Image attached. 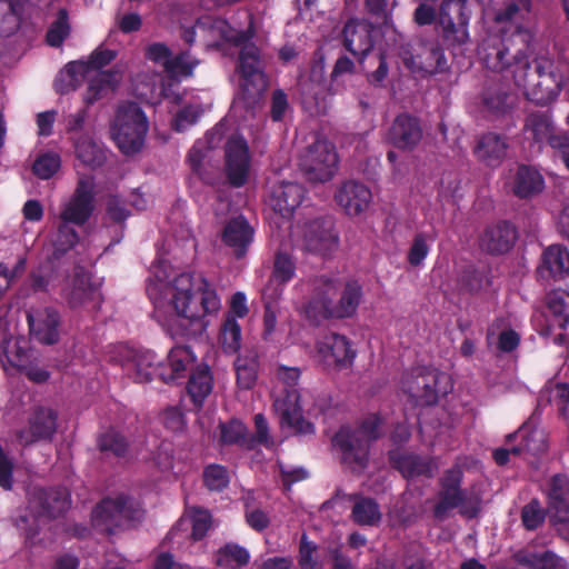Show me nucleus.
<instances>
[{
    "label": "nucleus",
    "mask_w": 569,
    "mask_h": 569,
    "mask_svg": "<svg viewBox=\"0 0 569 569\" xmlns=\"http://www.w3.org/2000/svg\"><path fill=\"white\" fill-rule=\"evenodd\" d=\"M227 174L232 186L240 187L246 183L250 169V154L247 141L234 133L226 143Z\"/></svg>",
    "instance_id": "nucleus-18"
},
{
    "label": "nucleus",
    "mask_w": 569,
    "mask_h": 569,
    "mask_svg": "<svg viewBox=\"0 0 569 569\" xmlns=\"http://www.w3.org/2000/svg\"><path fill=\"white\" fill-rule=\"evenodd\" d=\"M69 223L61 221L58 228L56 246L61 251L71 249L78 242V234Z\"/></svg>",
    "instance_id": "nucleus-64"
},
{
    "label": "nucleus",
    "mask_w": 569,
    "mask_h": 569,
    "mask_svg": "<svg viewBox=\"0 0 569 569\" xmlns=\"http://www.w3.org/2000/svg\"><path fill=\"white\" fill-rule=\"evenodd\" d=\"M60 168V158L56 153L40 156L33 164L34 173L41 179H49Z\"/></svg>",
    "instance_id": "nucleus-54"
},
{
    "label": "nucleus",
    "mask_w": 569,
    "mask_h": 569,
    "mask_svg": "<svg viewBox=\"0 0 569 569\" xmlns=\"http://www.w3.org/2000/svg\"><path fill=\"white\" fill-rule=\"evenodd\" d=\"M139 510L124 497L104 499L92 512L93 525L107 532L138 518Z\"/></svg>",
    "instance_id": "nucleus-14"
},
{
    "label": "nucleus",
    "mask_w": 569,
    "mask_h": 569,
    "mask_svg": "<svg viewBox=\"0 0 569 569\" xmlns=\"http://www.w3.org/2000/svg\"><path fill=\"white\" fill-rule=\"evenodd\" d=\"M30 333L44 345H52L59 338V317L54 309L49 307L28 311Z\"/></svg>",
    "instance_id": "nucleus-23"
},
{
    "label": "nucleus",
    "mask_w": 569,
    "mask_h": 569,
    "mask_svg": "<svg viewBox=\"0 0 569 569\" xmlns=\"http://www.w3.org/2000/svg\"><path fill=\"white\" fill-rule=\"evenodd\" d=\"M481 101L483 108L493 114H503L512 107V99L503 86L491 83L485 87Z\"/></svg>",
    "instance_id": "nucleus-36"
},
{
    "label": "nucleus",
    "mask_w": 569,
    "mask_h": 569,
    "mask_svg": "<svg viewBox=\"0 0 569 569\" xmlns=\"http://www.w3.org/2000/svg\"><path fill=\"white\" fill-rule=\"evenodd\" d=\"M202 110L198 106L188 104L177 111L173 119V128L177 131H183L194 124L200 118Z\"/></svg>",
    "instance_id": "nucleus-56"
},
{
    "label": "nucleus",
    "mask_w": 569,
    "mask_h": 569,
    "mask_svg": "<svg viewBox=\"0 0 569 569\" xmlns=\"http://www.w3.org/2000/svg\"><path fill=\"white\" fill-rule=\"evenodd\" d=\"M76 153L80 161L87 166L97 167L104 161L103 150L88 137H83L76 143Z\"/></svg>",
    "instance_id": "nucleus-46"
},
{
    "label": "nucleus",
    "mask_w": 569,
    "mask_h": 569,
    "mask_svg": "<svg viewBox=\"0 0 569 569\" xmlns=\"http://www.w3.org/2000/svg\"><path fill=\"white\" fill-rule=\"evenodd\" d=\"M390 460L402 476L408 479L420 476L431 477L437 468L432 461L410 453L391 452Z\"/></svg>",
    "instance_id": "nucleus-32"
},
{
    "label": "nucleus",
    "mask_w": 569,
    "mask_h": 569,
    "mask_svg": "<svg viewBox=\"0 0 569 569\" xmlns=\"http://www.w3.org/2000/svg\"><path fill=\"white\" fill-rule=\"evenodd\" d=\"M471 11L467 0H445L439 10V24L443 36L457 43H465L468 38V23Z\"/></svg>",
    "instance_id": "nucleus-13"
},
{
    "label": "nucleus",
    "mask_w": 569,
    "mask_h": 569,
    "mask_svg": "<svg viewBox=\"0 0 569 569\" xmlns=\"http://www.w3.org/2000/svg\"><path fill=\"white\" fill-rule=\"evenodd\" d=\"M147 293L154 317L172 336L201 333L208 326L206 318L221 306L204 277L179 272L164 261L152 266Z\"/></svg>",
    "instance_id": "nucleus-1"
},
{
    "label": "nucleus",
    "mask_w": 569,
    "mask_h": 569,
    "mask_svg": "<svg viewBox=\"0 0 569 569\" xmlns=\"http://www.w3.org/2000/svg\"><path fill=\"white\" fill-rule=\"evenodd\" d=\"M69 505V492L64 488H34L29 493L26 511L16 519V526L24 532L27 539H32L42 526L61 516Z\"/></svg>",
    "instance_id": "nucleus-4"
},
{
    "label": "nucleus",
    "mask_w": 569,
    "mask_h": 569,
    "mask_svg": "<svg viewBox=\"0 0 569 569\" xmlns=\"http://www.w3.org/2000/svg\"><path fill=\"white\" fill-rule=\"evenodd\" d=\"M203 481L209 490L221 491L229 485L230 476L222 466L211 465L203 471Z\"/></svg>",
    "instance_id": "nucleus-51"
},
{
    "label": "nucleus",
    "mask_w": 569,
    "mask_h": 569,
    "mask_svg": "<svg viewBox=\"0 0 569 569\" xmlns=\"http://www.w3.org/2000/svg\"><path fill=\"white\" fill-rule=\"evenodd\" d=\"M144 56L148 60L161 64L171 76H190L191 64L179 67V61H172L171 50L162 42H153L146 47Z\"/></svg>",
    "instance_id": "nucleus-35"
},
{
    "label": "nucleus",
    "mask_w": 569,
    "mask_h": 569,
    "mask_svg": "<svg viewBox=\"0 0 569 569\" xmlns=\"http://www.w3.org/2000/svg\"><path fill=\"white\" fill-rule=\"evenodd\" d=\"M549 310L563 321H569V292L567 291H552L547 299Z\"/></svg>",
    "instance_id": "nucleus-55"
},
{
    "label": "nucleus",
    "mask_w": 569,
    "mask_h": 569,
    "mask_svg": "<svg viewBox=\"0 0 569 569\" xmlns=\"http://www.w3.org/2000/svg\"><path fill=\"white\" fill-rule=\"evenodd\" d=\"M311 398L310 393L306 392L301 395L295 389L287 391L284 397L278 398L274 401V408L280 416L281 426L288 427L295 433L299 435L313 433V425L302 416L303 410L309 416H317L319 413V410L315 406H308L307 402Z\"/></svg>",
    "instance_id": "nucleus-8"
},
{
    "label": "nucleus",
    "mask_w": 569,
    "mask_h": 569,
    "mask_svg": "<svg viewBox=\"0 0 569 569\" xmlns=\"http://www.w3.org/2000/svg\"><path fill=\"white\" fill-rule=\"evenodd\" d=\"M530 10V0H509L505 7L500 8L495 14V21L497 23H511L509 27V36L505 37L499 43L483 42L481 47L482 58L485 54L492 50V48H497L502 46L505 40L511 37L518 29H527V27L513 26V21L522 17L525 13H528ZM528 30L532 33V31L528 28Z\"/></svg>",
    "instance_id": "nucleus-27"
},
{
    "label": "nucleus",
    "mask_w": 569,
    "mask_h": 569,
    "mask_svg": "<svg viewBox=\"0 0 569 569\" xmlns=\"http://www.w3.org/2000/svg\"><path fill=\"white\" fill-rule=\"evenodd\" d=\"M516 240V231L509 223L488 228L481 238V247L490 253H505Z\"/></svg>",
    "instance_id": "nucleus-31"
},
{
    "label": "nucleus",
    "mask_w": 569,
    "mask_h": 569,
    "mask_svg": "<svg viewBox=\"0 0 569 569\" xmlns=\"http://www.w3.org/2000/svg\"><path fill=\"white\" fill-rule=\"evenodd\" d=\"M401 383L403 391L422 406L436 403L452 388L448 375L425 368L406 373Z\"/></svg>",
    "instance_id": "nucleus-7"
},
{
    "label": "nucleus",
    "mask_w": 569,
    "mask_h": 569,
    "mask_svg": "<svg viewBox=\"0 0 569 569\" xmlns=\"http://www.w3.org/2000/svg\"><path fill=\"white\" fill-rule=\"evenodd\" d=\"M253 230L248 222L238 217L230 220L223 230V241L227 246L233 249L237 257H242L247 247L251 243Z\"/></svg>",
    "instance_id": "nucleus-30"
},
{
    "label": "nucleus",
    "mask_w": 569,
    "mask_h": 569,
    "mask_svg": "<svg viewBox=\"0 0 569 569\" xmlns=\"http://www.w3.org/2000/svg\"><path fill=\"white\" fill-rule=\"evenodd\" d=\"M147 131V117L137 103L126 102L118 107L111 124V136L123 153L140 150Z\"/></svg>",
    "instance_id": "nucleus-6"
},
{
    "label": "nucleus",
    "mask_w": 569,
    "mask_h": 569,
    "mask_svg": "<svg viewBox=\"0 0 569 569\" xmlns=\"http://www.w3.org/2000/svg\"><path fill=\"white\" fill-rule=\"evenodd\" d=\"M93 209V181L89 177L80 178L74 194L63 206L60 220L81 226L88 221Z\"/></svg>",
    "instance_id": "nucleus-17"
},
{
    "label": "nucleus",
    "mask_w": 569,
    "mask_h": 569,
    "mask_svg": "<svg viewBox=\"0 0 569 569\" xmlns=\"http://www.w3.org/2000/svg\"><path fill=\"white\" fill-rule=\"evenodd\" d=\"M101 451L110 452L114 456H121L127 450L124 438L114 431L106 432L99 440Z\"/></svg>",
    "instance_id": "nucleus-59"
},
{
    "label": "nucleus",
    "mask_w": 569,
    "mask_h": 569,
    "mask_svg": "<svg viewBox=\"0 0 569 569\" xmlns=\"http://www.w3.org/2000/svg\"><path fill=\"white\" fill-rule=\"evenodd\" d=\"M116 56L117 53L113 50L101 48L94 50L89 57L88 61H83L84 64L88 66L89 80L91 77H94L97 72H100L99 70L102 67L109 64L116 58Z\"/></svg>",
    "instance_id": "nucleus-57"
},
{
    "label": "nucleus",
    "mask_w": 569,
    "mask_h": 569,
    "mask_svg": "<svg viewBox=\"0 0 569 569\" xmlns=\"http://www.w3.org/2000/svg\"><path fill=\"white\" fill-rule=\"evenodd\" d=\"M302 243L306 250L321 256L338 249L339 237L331 219H318L303 227Z\"/></svg>",
    "instance_id": "nucleus-15"
},
{
    "label": "nucleus",
    "mask_w": 569,
    "mask_h": 569,
    "mask_svg": "<svg viewBox=\"0 0 569 569\" xmlns=\"http://www.w3.org/2000/svg\"><path fill=\"white\" fill-rule=\"evenodd\" d=\"M121 77L122 69L120 66H116L108 71L97 72L89 81L87 101L91 103L97 100L103 91L114 88L120 82Z\"/></svg>",
    "instance_id": "nucleus-40"
},
{
    "label": "nucleus",
    "mask_w": 569,
    "mask_h": 569,
    "mask_svg": "<svg viewBox=\"0 0 569 569\" xmlns=\"http://www.w3.org/2000/svg\"><path fill=\"white\" fill-rule=\"evenodd\" d=\"M212 390V377L209 368L204 365L198 366L192 371L189 383L188 392L196 405H201L203 400Z\"/></svg>",
    "instance_id": "nucleus-41"
},
{
    "label": "nucleus",
    "mask_w": 569,
    "mask_h": 569,
    "mask_svg": "<svg viewBox=\"0 0 569 569\" xmlns=\"http://www.w3.org/2000/svg\"><path fill=\"white\" fill-rule=\"evenodd\" d=\"M526 130L532 134L533 139L541 141L550 137L551 123L545 116L532 114L527 120Z\"/></svg>",
    "instance_id": "nucleus-58"
},
{
    "label": "nucleus",
    "mask_w": 569,
    "mask_h": 569,
    "mask_svg": "<svg viewBox=\"0 0 569 569\" xmlns=\"http://www.w3.org/2000/svg\"><path fill=\"white\" fill-rule=\"evenodd\" d=\"M543 266L553 276L569 274V251L559 244L548 247L543 252Z\"/></svg>",
    "instance_id": "nucleus-44"
},
{
    "label": "nucleus",
    "mask_w": 569,
    "mask_h": 569,
    "mask_svg": "<svg viewBox=\"0 0 569 569\" xmlns=\"http://www.w3.org/2000/svg\"><path fill=\"white\" fill-rule=\"evenodd\" d=\"M300 167L312 181L330 180L338 167V154L333 144L323 139L315 141L301 156Z\"/></svg>",
    "instance_id": "nucleus-9"
},
{
    "label": "nucleus",
    "mask_w": 569,
    "mask_h": 569,
    "mask_svg": "<svg viewBox=\"0 0 569 569\" xmlns=\"http://www.w3.org/2000/svg\"><path fill=\"white\" fill-rule=\"evenodd\" d=\"M360 297L361 290L356 282L341 288L337 279L322 276L315 281V295L305 313L313 322L350 317L356 312Z\"/></svg>",
    "instance_id": "nucleus-3"
},
{
    "label": "nucleus",
    "mask_w": 569,
    "mask_h": 569,
    "mask_svg": "<svg viewBox=\"0 0 569 569\" xmlns=\"http://www.w3.org/2000/svg\"><path fill=\"white\" fill-rule=\"evenodd\" d=\"M68 34L69 24L67 20V13L64 11H60L57 21L52 23L48 31V43L53 47L60 46Z\"/></svg>",
    "instance_id": "nucleus-61"
},
{
    "label": "nucleus",
    "mask_w": 569,
    "mask_h": 569,
    "mask_svg": "<svg viewBox=\"0 0 569 569\" xmlns=\"http://www.w3.org/2000/svg\"><path fill=\"white\" fill-rule=\"evenodd\" d=\"M521 519L523 526L528 530L538 528L545 520V512L540 507V503L536 500L529 502L522 508Z\"/></svg>",
    "instance_id": "nucleus-60"
},
{
    "label": "nucleus",
    "mask_w": 569,
    "mask_h": 569,
    "mask_svg": "<svg viewBox=\"0 0 569 569\" xmlns=\"http://www.w3.org/2000/svg\"><path fill=\"white\" fill-rule=\"evenodd\" d=\"M461 283L468 291L478 292L489 284V279L485 272L468 269L461 277Z\"/></svg>",
    "instance_id": "nucleus-62"
},
{
    "label": "nucleus",
    "mask_w": 569,
    "mask_h": 569,
    "mask_svg": "<svg viewBox=\"0 0 569 569\" xmlns=\"http://www.w3.org/2000/svg\"><path fill=\"white\" fill-rule=\"evenodd\" d=\"M335 199L348 216H359L369 208L372 194L363 183L348 180L338 188Z\"/></svg>",
    "instance_id": "nucleus-22"
},
{
    "label": "nucleus",
    "mask_w": 569,
    "mask_h": 569,
    "mask_svg": "<svg viewBox=\"0 0 569 569\" xmlns=\"http://www.w3.org/2000/svg\"><path fill=\"white\" fill-rule=\"evenodd\" d=\"M533 33L518 29L502 46L492 48L483 57L486 67L497 72L509 71L515 84L527 99L547 104L553 101L566 82L569 63L558 58L540 57L531 68L528 62Z\"/></svg>",
    "instance_id": "nucleus-2"
},
{
    "label": "nucleus",
    "mask_w": 569,
    "mask_h": 569,
    "mask_svg": "<svg viewBox=\"0 0 569 569\" xmlns=\"http://www.w3.org/2000/svg\"><path fill=\"white\" fill-rule=\"evenodd\" d=\"M246 431L244 425L238 420L221 423L219 441L224 445L241 443L244 440Z\"/></svg>",
    "instance_id": "nucleus-53"
},
{
    "label": "nucleus",
    "mask_w": 569,
    "mask_h": 569,
    "mask_svg": "<svg viewBox=\"0 0 569 569\" xmlns=\"http://www.w3.org/2000/svg\"><path fill=\"white\" fill-rule=\"evenodd\" d=\"M56 429V412L49 407L38 406L29 417L28 427L19 430L17 438L21 445L29 446L40 440L50 439Z\"/></svg>",
    "instance_id": "nucleus-19"
},
{
    "label": "nucleus",
    "mask_w": 569,
    "mask_h": 569,
    "mask_svg": "<svg viewBox=\"0 0 569 569\" xmlns=\"http://www.w3.org/2000/svg\"><path fill=\"white\" fill-rule=\"evenodd\" d=\"M403 63L415 73L433 74L446 68V58L437 43H421L415 53H406Z\"/></svg>",
    "instance_id": "nucleus-21"
},
{
    "label": "nucleus",
    "mask_w": 569,
    "mask_h": 569,
    "mask_svg": "<svg viewBox=\"0 0 569 569\" xmlns=\"http://www.w3.org/2000/svg\"><path fill=\"white\" fill-rule=\"evenodd\" d=\"M295 264L289 256L278 254L274 261L273 278L281 283L287 282L293 277Z\"/></svg>",
    "instance_id": "nucleus-63"
},
{
    "label": "nucleus",
    "mask_w": 569,
    "mask_h": 569,
    "mask_svg": "<svg viewBox=\"0 0 569 569\" xmlns=\"http://www.w3.org/2000/svg\"><path fill=\"white\" fill-rule=\"evenodd\" d=\"M194 362V356L189 347H176L168 355L167 363H161L159 377L164 382L179 378Z\"/></svg>",
    "instance_id": "nucleus-29"
},
{
    "label": "nucleus",
    "mask_w": 569,
    "mask_h": 569,
    "mask_svg": "<svg viewBox=\"0 0 569 569\" xmlns=\"http://www.w3.org/2000/svg\"><path fill=\"white\" fill-rule=\"evenodd\" d=\"M372 26L365 20H349L342 31L345 47L352 54L363 57L372 48Z\"/></svg>",
    "instance_id": "nucleus-24"
},
{
    "label": "nucleus",
    "mask_w": 569,
    "mask_h": 569,
    "mask_svg": "<svg viewBox=\"0 0 569 569\" xmlns=\"http://www.w3.org/2000/svg\"><path fill=\"white\" fill-rule=\"evenodd\" d=\"M381 419L377 415L366 418L358 429L342 427L333 438L342 462L352 471H362L368 463L369 445L381 435Z\"/></svg>",
    "instance_id": "nucleus-5"
},
{
    "label": "nucleus",
    "mask_w": 569,
    "mask_h": 569,
    "mask_svg": "<svg viewBox=\"0 0 569 569\" xmlns=\"http://www.w3.org/2000/svg\"><path fill=\"white\" fill-rule=\"evenodd\" d=\"M317 355L328 367L345 368L352 363L355 351L346 337L330 333L317 342Z\"/></svg>",
    "instance_id": "nucleus-20"
},
{
    "label": "nucleus",
    "mask_w": 569,
    "mask_h": 569,
    "mask_svg": "<svg viewBox=\"0 0 569 569\" xmlns=\"http://www.w3.org/2000/svg\"><path fill=\"white\" fill-rule=\"evenodd\" d=\"M298 563L300 569H321L318 546L303 533L300 539Z\"/></svg>",
    "instance_id": "nucleus-49"
},
{
    "label": "nucleus",
    "mask_w": 569,
    "mask_h": 569,
    "mask_svg": "<svg viewBox=\"0 0 569 569\" xmlns=\"http://www.w3.org/2000/svg\"><path fill=\"white\" fill-rule=\"evenodd\" d=\"M161 363L156 361V355L149 350H130L123 368L139 383L149 382L153 376H159Z\"/></svg>",
    "instance_id": "nucleus-25"
},
{
    "label": "nucleus",
    "mask_w": 569,
    "mask_h": 569,
    "mask_svg": "<svg viewBox=\"0 0 569 569\" xmlns=\"http://www.w3.org/2000/svg\"><path fill=\"white\" fill-rule=\"evenodd\" d=\"M527 563L533 569H568L566 560L551 551L530 553Z\"/></svg>",
    "instance_id": "nucleus-50"
},
{
    "label": "nucleus",
    "mask_w": 569,
    "mask_h": 569,
    "mask_svg": "<svg viewBox=\"0 0 569 569\" xmlns=\"http://www.w3.org/2000/svg\"><path fill=\"white\" fill-rule=\"evenodd\" d=\"M160 81L161 79L159 74H152L149 78L146 77L137 83L136 90L142 99L148 101L158 100L163 97L178 102L180 96L171 92L162 83L158 84Z\"/></svg>",
    "instance_id": "nucleus-42"
},
{
    "label": "nucleus",
    "mask_w": 569,
    "mask_h": 569,
    "mask_svg": "<svg viewBox=\"0 0 569 569\" xmlns=\"http://www.w3.org/2000/svg\"><path fill=\"white\" fill-rule=\"evenodd\" d=\"M301 199V186L295 182H281L272 188L269 206L284 218L292 213L300 204Z\"/></svg>",
    "instance_id": "nucleus-28"
},
{
    "label": "nucleus",
    "mask_w": 569,
    "mask_h": 569,
    "mask_svg": "<svg viewBox=\"0 0 569 569\" xmlns=\"http://www.w3.org/2000/svg\"><path fill=\"white\" fill-rule=\"evenodd\" d=\"M234 369L238 386L242 389H251L258 378V355L249 352L239 356L234 361Z\"/></svg>",
    "instance_id": "nucleus-39"
},
{
    "label": "nucleus",
    "mask_w": 569,
    "mask_h": 569,
    "mask_svg": "<svg viewBox=\"0 0 569 569\" xmlns=\"http://www.w3.org/2000/svg\"><path fill=\"white\" fill-rule=\"evenodd\" d=\"M249 552L237 545H227L219 550L217 563L228 568L237 569L246 566L249 561Z\"/></svg>",
    "instance_id": "nucleus-48"
},
{
    "label": "nucleus",
    "mask_w": 569,
    "mask_h": 569,
    "mask_svg": "<svg viewBox=\"0 0 569 569\" xmlns=\"http://www.w3.org/2000/svg\"><path fill=\"white\" fill-rule=\"evenodd\" d=\"M89 80L88 66L83 61L68 63L54 81L56 90L67 93L74 90L84 79Z\"/></svg>",
    "instance_id": "nucleus-37"
},
{
    "label": "nucleus",
    "mask_w": 569,
    "mask_h": 569,
    "mask_svg": "<svg viewBox=\"0 0 569 569\" xmlns=\"http://www.w3.org/2000/svg\"><path fill=\"white\" fill-rule=\"evenodd\" d=\"M389 138L398 149L411 150L420 142L422 130L416 118L401 114L393 121Z\"/></svg>",
    "instance_id": "nucleus-26"
},
{
    "label": "nucleus",
    "mask_w": 569,
    "mask_h": 569,
    "mask_svg": "<svg viewBox=\"0 0 569 569\" xmlns=\"http://www.w3.org/2000/svg\"><path fill=\"white\" fill-rule=\"evenodd\" d=\"M352 518L359 525L373 526L380 520L381 512L372 499L362 498L355 503Z\"/></svg>",
    "instance_id": "nucleus-45"
},
{
    "label": "nucleus",
    "mask_w": 569,
    "mask_h": 569,
    "mask_svg": "<svg viewBox=\"0 0 569 569\" xmlns=\"http://www.w3.org/2000/svg\"><path fill=\"white\" fill-rule=\"evenodd\" d=\"M67 296L72 306H79L94 299L98 296V290L91 283L88 274L77 273L68 289Z\"/></svg>",
    "instance_id": "nucleus-43"
},
{
    "label": "nucleus",
    "mask_w": 569,
    "mask_h": 569,
    "mask_svg": "<svg viewBox=\"0 0 569 569\" xmlns=\"http://www.w3.org/2000/svg\"><path fill=\"white\" fill-rule=\"evenodd\" d=\"M211 526V516L207 510L193 508L190 509L171 530L170 536H176L179 531H187L191 528V538L200 540Z\"/></svg>",
    "instance_id": "nucleus-34"
},
{
    "label": "nucleus",
    "mask_w": 569,
    "mask_h": 569,
    "mask_svg": "<svg viewBox=\"0 0 569 569\" xmlns=\"http://www.w3.org/2000/svg\"><path fill=\"white\" fill-rule=\"evenodd\" d=\"M460 469H450L442 479L440 500L435 507V516L443 518L453 508H460L461 513L472 517L477 513L479 499L469 497L459 490Z\"/></svg>",
    "instance_id": "nucleus-10"
},
{
    "label": "nucleus",
    "mask_w": 569,
    "mask_h": 569,
    "mask_svg": "<svg viewBox=\"0 0 569 569\" xmlns=\"http://www.w3.org/2000/svg\"><path fill=\"white\" fill-rule=\"evenodd\" d=\"M193 36L201 38L208 46H240L252 37V32L238 31L221 18L203 17L196 23L193 31L186 32V41L191 42Z\"/></svg>",
    "instance_id": "nucleus-11"
},
{
    "label": "nucleus",
    "mask_w": 569,
    "mask_h": 569,
    "mask_svg": "<svg viewBox=\"0 0 569 569\" xmlns=\"http://www.w3.org/2000/svg\"><path fill=\"white\" fill-rule=\"evenodd\" d=\"M548 510L559 533L569 539V479L555 476L548 491Z\"/></svg>",
    "instance_id": "nucleus-16"
},
{
    "label": "nucleus",
    "mask_w": 569,
    "mask_h": 569,
    "mask_svg": "<svg viewBox=\"0 0 569 569\" xmlns=\"http://www.w3.org/2000/svg\"><path fill=\"white\" fill-rule=\"evenodd\" d=\"M220 341L227 352H236L240 348L241 329L232 315H227L221 327Z\"/></svg>",
    "instance_id": "nucleus-47"
},
{
    "label": "nucleus",
    "mask_w": 569,
    "mask_h": 569,
    "mask_svg": "<svg viewBox=\"0 0 569 569\" xmlns=\"http://www.w3.org/2000/svg\"><path fill=\"white\" fill-rule=\"evenodd\" d=\"M239 57V69L242 74L241 88L250 102H256L267 88V79L262 71L259 49L252 43H242Z\"/></svg>",
    "instance_id": "nucleus-12"
},
{
    "label": "nucleus",
    "mask_w": 569,
    "mask_h": 569,
    "mask_svg": "<svg viewBox=\"0 0 569 569\" xmlns=\"http://www.w3.org/2000/svg\"><path fill=\"white\" fill-rule=\"evenodd\" d=\"M508 143L506 140L496 134L487 133L479 140L475 152L479 160L488 166L496 167L506 157Z\"/></svg>",
    "instance_id": "nucleus-33"
},
{
    "label": "nucleus",
    "mask_w": 569,
    "mask_h": 569,
    "mask_svg": "<svg viewBox=\"0 0 569 569\" xmlns=\"http://www.w3.org/2000/svg\"><path fill=\"white\" fill-rule=\"evenodd\" d=\"M543 189L541 174L531 168L520 167L516 173L513 191L521 198L530 197Z\"/></svg>",
    "instance_id": "nucleus-38"
},
{
    "label": "nucleus",
    "mask_w": 569,
    "mask_h": 569,
    "mask_svg": "<svg viewBox=\"0 0 569 569\" xmlns=\"http://www.w3.org/2000/svg\"><path fill=\"white\" fill-rule=\"evenodd\" d=\"M365 7L366 11L371 17L389 24L391 22L392 11L397 7V0H366Z\"/></svg>",
    "instance_id": "nucleus-52"
}]
</instances>
